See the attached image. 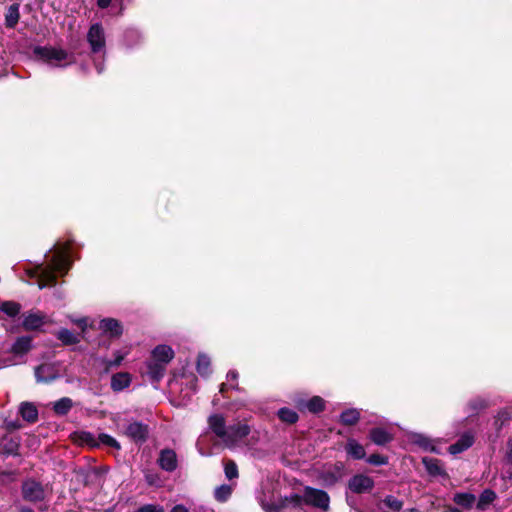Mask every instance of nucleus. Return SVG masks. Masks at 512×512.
<instances>
[{"label":"nucleus","instance_id":"1","mask_svg":"<svg viewBox=\"0 0 512 512\" xmlns=\"http://www.w3.org/2000/svg\"><path fill=\"white\" fill-rule=\"evenodd\" d=\"M66 259L61 254H56L52 257V268H44L42 265H38L34 270L28 272L30 276L39 275L40 280L43 281V284H40L39 287L42 289L46 285H54L56 284L57 277L55 271H63L65 269Z\"/></svg>","mask_w":512,"mask_h":512},{"label":"nucleus","instance_id":"2","mask_svg":"<svg viewBox=\"0 0 512 512\" xmlns=\"http://www.w3.org/2000/svg\"><path fill=\"white\" fill-rule=\"evenodd\" d=\"M303 492L305 505L318 508L323 511L329 510L330 496L326 491L313 488L311 486H305Z\"/></svg>","mask_w":512,"mask_h":512},{"label":"nucleus","instance_id":"3","mask_svg":"<svg viewBox=\"0 0 512 512\" xmlns=\"http://www.w3.org/2000/svg\"><path fill=\"white\" fill-rule=\"evenodd\" d=\"M32 52L37 60L49 64L62 62L68 58V53L65 50L57 49L52 46H34Z\"/></svg>","mask_w":512,"mask_h":512},{"label":"nucleus","instance_id":"4","mask_svg":"<svg viewBox=\"0 0 512 512\" xmlns=\"http://www.w3.org/2000/svg\"><path fill=\"white\" fill-rule=\"evenodd\" d=\"M149 426L141 421L130 422L125 428L124 434L134 443L142 445L149 438Z\"/></svg>","mask_w":512,"mask_h":512},{"label":"nucleus","instance_id":"5","mask_svg":"<svg viewBox=\"0 0 512 512\" xmlns=\"http://www.w3.org/2000/svg\"><path fill=\"white\" fill-rule=\"evenodd\" d=\"M374 486L373 478L361 473L353 475L347 483L348 489L355 494L369 493Z\"/></svg>","mask_w":512,"mask_h":512},{"label":"nucleus","instance_id":"6","mask_svg":"<svg viewBox=\"0 0 512 512\" xmlns=\"http://www.w3.org/2000/svg\"><path fill=\"white\" fill-rule=\"evenodd\" d=\"M251 432V428L248 424L238 422L233 425L227 426V436L224 437L223 442L227 446H232L238 443L239 441L246 438Z\"/></svg>","mask_w":512,"mask_h":512},{"label":"nucleus","instance_id":"7","mask_svg":"<svg viewBox=\"0 0 512 512\" xmlns=\"http://www.w3.org/2000/svg\"><path fill=\"white\" fill-rule=\"evenodd\" d=\"M23 499L29 502H39L45 497L43 486L33 479L26 480L21 487Z\"/></svg>","mask_w":512,"mask_h":512},{"label":"nucleus","instance_id":"8","mask_svg":"<svg viewBox=\"0 0 512 512\" xmlns=\"http://www.w3.org/2000/svg\"><path fill=\"white\" fill-rule=\"evenodd\" d=\"M87 41L93 53H98L105 47V33L100 23L90 26L87 33Z\"/></svg>","mask_w":512,"mask_h":512},{"label":"nucleus","instance_id":"9","mask_svg":"<svg viewBox=\"0 0 512 512\" xmlns=\"http://www.w3.org/2000/svg\"><path fill=\"white\" fill-rule=\"evenodd\" d=\"M146 370L143 372L152 384H158L166 374L167 366L148 359L145 363Z\"/></svg>","mask_w":512,"mask_h":512},{"label":"nucleus","instance_id":"10","mask_svg":"<svg viewBox=\"0 0 512 512\" xmlns=\"http://www.w3.org/2000/svg\"><path fill=\"white\" fill-rule=\"evenodd\" d=\"M35 378L37 382L52 383L59 378L58 370L52 364L43 363L35 367Z\"/></svg>","mask_w":512,"mask_h":512},{"label":"nucleus","instance_id":"11","mask_svg":"<svg viewBox=\"0 0 512 512\" xmlns=\"http://www.w3.org/2000/svg\"><path fill=\"white\" fill-rule=\"evenodd\" d=\"M33 349V337L23 335L16 338L9 352L15 357H23Z\"/></svg>","mask_w":512,"mask_h":512},{"label":"nucleus","instance_id":"12","mask_svg":"<svg viewBox=\"0 0 512 512\" xmlns=\"http://www.w3.org/2000/svg\"><path fill=\"white\" fill-rule=\"evenodd\" d=\"M70 439L74 444L79 446H87L91 449L99 448V441H97L94 434L89 431H74L70 434Z\"/></svg>","mask_w":512,"mask_h":512},{"label":"nucleus","instance_id":"13","mask_svg":"<svg viewBox=\"0 0 512 512\" xmlns=\"http://www.w3.org/2000/svg\"><path fill=\"white\" fill-rule=\"evenodd\" d=\"M21 439L19 436L0 438V455L19 456Z\"/></svg>","mask_w":512,"mask_h":512},{"label":"nucleus","instance_id":"14","mask_svg":"<svg viewBox=\"0 0 512 512\" xmlns=\"http://www.w3.org/2000/svg\"><path fill=\"white\" fill-rule=\"evenodd\" d=\"M157 462L161 469L167 472L175 471L178 466L177 455L174 450L169 448L160 451Z\"/></svg>","mask_w":512,"mask_h":512},{"label":"nucleus","instance_id":"15","mask_svg":"<svg viewBox=\"0 0 512 512\" xmlns=\"http://www.w3.org/2000/svg\"><path fill=\"white\" fill-rule=\"evenodd\" d=\"M175 353L169 345H157L152 351L149 359L168 366L173 360Z\"/></svg>","mask_w":512,"mask_h":512},{"label":"nucleus","instance_id":"16","mask_svg":"<svg viewBox=\"0 0 512 512\" xmlns=\"http://www.w3.org/2000/svg\"><path fill=\"white\" fill-rule=\"evenodd\" d=\"M368 439L375 445L385 446L393 441L394 435L383 427H373L368 432Z\"/></svg>","mask_w":512,"mask_h":512},{"label":"nucleus","instance_id":"17","mask_svg":"<svg viewBox=\"0 0 512 512\" xmlns=\"http://www.w3.org/2000/svg\"><path fill=\"white\" fill-rule=\"evenodd\" d=\"M46 316L41 312H28L24 315L22 328L25 331L39 330L45 324Z\"/></svg>","mask_w":512,"mask_h":512},{"label":"nucleus","instance_id":"18","mask_svg":"<svg viewBox=\"0 0 512 512\" xmlns=\"http://www.w3.org/2000/svg\"><path fill=\"white\" fill-rule=\"evenodd\" d=\"M99 328L110 338H119L123 334L121 322L114 318H104L99 323Z\"/></svg>","mask_w":512,"mask_h":512},{"label":"nucleus","instance_id":"19","mask_svg":"<svg viewBox=\"0 0 512 512\" xmlns=\"http://www.w3.org/2000/svg\"><path fill=\"white\" fill-rule=\"evenodd\" d=\"M210 430L222 441L227 436V426L225 418L222 414H212L207 419Z\"/></svg>","mask_w":512,"mask_h":512},{"label":"nucleus","instance_id":"20","mask_svg":"<svg viewBox=\"0 0 512 512\" xmlns=\"http://www.w3.org/2000/svg\"><path fill=\"white\" fill-rule=\"evenodd\" d=\"M132 382V375L129 372H117L111 377V389L120 392L128 388Z\"/></svg>","mask_w":512,"mask_h":512},{"label":"nucleus","instance_id":"21","mask_svg":"<svg viewBox=\"0 0 512 512\" xmlns=\"http://www.w3.org/2000/svg\"><path fill=\"white\" fill-rule=\"evenodd\" d=\"M344 449L346 454L354 460L366 459L365 447L354 438L347 440Z\"/></svg>","mask_w":512,"mask_h":512},{"label":"nucleus","instance_id":"22","mask_svg":"<svg viewBox=\"0 0 512 512\" xmlns=\"http://www.w3.org/2000/svg\"><path fill=\"white\" fill-rule=\"evenodd\" d=\"M422 463L427 471V473L432 477H448V474L442 467L441 460L437 458L424 457L422 459Z\"/></svg>","mask_w":512,"mask_h":512},{"label":"nucleus","instance_id":"23","mask_svg":"<svg viewBox=\"0 0 512 512\" xmlns=\"http://www.w3.org/2000/svg\"><path fill=\"white\" fill-rule=\"evenodd\" d=\"M474 444V436L470 433L462 434L459 439L451 444L448 448V451L452 455H456L464 452L468 448H470Z\"/></svg>","mask_w":512,"mask_h":512},{"label":"nucleus","instance_id":"24","mask_svg":"<svg viewBox=\"0 0 512 512\" xmlns=\"http://www.w3.org/2000/svg\"><path fill=\"white\" fill-rule=\"evenodd\" d=\"M54 335L64 346L76 345L81 341V334H75L67 328H60Z\"/></svg>","mask_w":512,"mask_h":512},{"label":"nucleus","instance_id":"25","mask_svg":"<svg viewBox=\"0 0 512 512\" xmlns=\"http://www.w3.org/2000/svg\"><path fill=\"white\" fill-rule=\"evenodd\" d=\"M19 414L23 420L28 423H36L38 421V409L31 402H22L19 408Z\"/></svg>","mask_w":512,"mask_h":512},{"label":"nucleus","instance_id":"26","mask_svg":"<svg viewBox=\"0 0 512 512\" xmlns=\"http://www.w3.org/2000/svg\"><path fill=\"white\" fill-rule=\"evenodd\" d=\"M453 501L456 505L464 509H472L476 507V497L474 494L469 492H458L454 494Z\"/></svg>","mask_w":512,"mask_h":512},{"label":"nucleus","instance_id":"27","mask_svg":"<svg viewBox=\"0 0 512 512\" xmlns=\"http://www.w3.org/2000/svg\"><path fill=\"white\" fill-rule=\"evenodd\" d=\"M360 411L356 408H348L341 412L339 423L343 426H354L360 420Z\"/></svg>","mask_w":512,"mask_h":512},{"label":"nucleus","instance_id":"28","mask_svg":"<svg viewBox=\"0 0 512 512\" xmlns=\"http://www.w3.org/2000/svg\"><path fill=\"white\" fill-rule=\"evenodd\" d=\"M19 8H20V5L18 3H13L7 8V10L5 12L6 28L13 29L18 24L19 19H20Z\"/></svg>","mask_w":512,"mask_h":512},{"label":"nucleus","instance_id":"29","mask_svg":"<svg viewBox=\"0 0 512 512\" xmlns=\"http://www.w3.org/2000/svg\"><path fill=\"white\" fill-rule=\"evenodd\" d=\"M497 498L496 492L492 489H485L480 494L477 502L476 509L486 510L488 506Z\"/></svg>","mask_w":512,"mask_h":512},{"label":"nucleus","instance_id":"30","mask_svg":"<svg viewBox=\"0 0 512 512\" xmlns=\"http://www.w3.org/2000/svg\"><path fill=\"white\" fill-rule=\"evenodd\" d=\"M403 501L393 495H387L379 504L380 510L389 509L393 512H399L403 507Z\"/></svg>","mask_w":512,"mask_h":512},{"label":"nucleus","instance_id":"31","mask_svg":"<svg viewBox=\"0 0 512 512\" xmlns=\"http://www.w3.org/2000/svg\"><path fill=\"white\" fill-rule=\"evenodd\" d=\"M196 370L202 377H208L211 374L210 358L203 353L197 357Z\"/></svg>","mask_w":512,"mask_h":512},{"label":"nucleus","instance_id":"32","mask_svg":"<svg viewBox=\"0 0 512 512\" xmlns=\"http://www.w3.org/2000/svg\"><path fill=\"white\" fill-rule=\"evenodd\" d=\"M277 416L281 422L289 425H293L299 420V415L297 412L288 407L280 408L277 411Z\"/></svg>","mask_w":512,"mask_h":512},{"label":"nucleus","instance_id":"33","mask_svg":"<svg viewBox=\"0 0 512 512\" xmlns=\"http://www.w3.org/2000/svg\"><path fill=\"white\" fill-rule=\"evenodd\" d=\"M307 411L312 414H319L326 410V401L321 396H313L308 399Z\"/></svg>","mask_w":512,"mask_h":512},{"label":"nucleus","instance_id":"34","mask_svg":"<svg viewBox=\"0 0 512 512\" xmlns=\"http://www.w3.org/2000/svg\"><path fill=\"white\" fill-rule=\"evenodd\" d=\"M72 406V400L69 397H63L54 403L53 411L58 416H65L69 413Z\"/></svg>","mask_w":512,"mask_h":512},{"label":"nucleus","instance_id":"35","mask_svg":"<svg viewBox=\"0 0 512 512\" xmlns=\"http://www.w3.org/2000/svg\"><path fill=\"white\" fill-rule=\"evenodd\" d=\"M303 499H304V494L299 495L297 493H292L291 495L285 496V497L281 498L280 500L282 502V507H284V508H288V507L302 508V506L305 505V502Z\"/></svg>","mask_w":512,"mask_h":512},{"label":"nucleus","instance_id":"36","mask_svg":"<svg viewBox=\"0 0 512 512\" xmlns=\"http://www.w3.org/2000/svg\"><path fill=\"white\" fill-rule=\"evenodd\" d=\"M0 311L8 317L14 318L21 311V305L15 301H3L0 303Z\"/></svg>","mask_w":512,"mask_h":512},{"label":"nucleus","instance_id":"37","mask_svg":"<svg viewBox=\"0 0 512 512\" xmlns=\"http://www.w3.org/2000/svg\"><path fill=\"white\" fill-rule=\"evenodd\" d=\"M233 488L231 485L222 484L214 491V498L220 503L226 502L232 495Z\"/></svg>","mask_w":512,"mask_h":512},{"label":"nucleus","instance_id":"38","mask_svg":"<svg viewBox=\"0 0 512 512\" xmlns=\"http://www.w3.org/2000/svg\"><path fill=\"white\" fill-rule=\"evenodd\" d=\"M319 479L325 487H332L339 482L341 475L333 473L331 470H325L320 474Z\"/></svg>","mask_w":512,"mask_h":512},{"label":"nucleus","instance_id":"39","mask_svg":"<svg viewBox=\"0 0 512 512\" xmlns=\"http://www.w3.org/2000/svg\"><path fill=\"white\" fill-rule=\"evenodd\" d=\"M97 441H99V446L102 444L115 450L121 449V444L114 437L106 433H100L98 435Z\"/></svg>","mask_w":512,"mask_h":512},{"label":"nucleus","instance_id":"40","mask_svg":"<svg viewBox=\"0 0 512 512\" xmlns=\"http://www.w3.org/2000/svg\"><path fill=\"white\" fill-rule=\"evenodd\" d=\"M224 472L226 478L229 480L238 478L239 476L237 464L233 460H228L225 463Z\"/></svg>","mask_w":512,"mask_h":512},{"label":"nucleus","instance_id":"41","mask_svg":"<svg viewBox=\"0 0 512 512\" xmlns=\"http://www.w3.org/2000/svg\"><path fill=\"white\" fill-rule=\"evenodd\" d=\"M124 360V355L121 354L119 351L115 353V358L113 360H105V373H108L110 369L119 367L122 364V361Z\"/></svg>","mask_w":512,"mask_h":512},{"label":"nucleus","instance_id":"42","mask_svg":"<svg viewBox=\"0 0 512 512\" xmlns=\"http://www.w3.org/2000/svg\"><path fill=\"white\" fill-rule=\"evenodd\" d=\"M366 462L373 466H382L388 464V457L374 453L366 458Z\"/></svg>","mask_w":512,"mask_h":512},{"label":"nucleus","instance_id":"43","mask_svg":"<svg viewBox=\"0 0 512 512\" xmlns=\"http://www.w3.org/2000/svg\"><path fill=\"white\" fill-rule=\"evenodd\" d=\"M134 512H165L163 506L159 504H145L136 509Z\"/></svg>","mask_w":512,"mask_h":512},{"label":"nucleus","instance_id":"44","mask_svg":"<svg viewBox=\"0 0 512 512\" xmlns=\"http://www.w3.org/2000/svg\"><path fill=\"white\" fill-rule=\"evenodd\" d=\"M468 405L472 411L478 412L487 407V402L484 399L477 398V399L471 400Z\"/></svg>","mask_w":512,"mask_h":512},{"label":"nucleus","instance_id":"45","mask_svg":"<svg viewBox=\"0 0 512 512\" xmlns=\"http://www.w3.org/2000/svg\"><path fill=\"white\" fill-rule=\"evenodd\" d=\"M144 477H145V481L147 482L148 485H150V486L159 485L160 477L157 473L152 472V471H147L145 473Z\"/></svg>","mask_w":512,"mask_h":512},{"label":"nucleus","instance_id":"46","mask_svg":"<svg viewBox=\"0 0 512 512\" xmlns=\"http://www.w3.org/2000/svg\"><path fill=\"white\" fill-rule=\"evenodd\" d=\"M307 402L308 400L301 396H295L293 398V404L300 412L307 411Z\"/></svg>","mask_w":512,"mask_h":512},{"label":"nucleus","instance_id":"47","mask_svg":"<svg viewBox=\"0 0 512 512\" xmlns=\"http://www.w3.org/2000/svg\"><path fill=\"white\" fill-rule=\"evenodd\" d=\"M264 509L266 512H280L284 507H282V502L280 500L279 503H272L264 506Z\"/></svg>","mask_w":512,"mask_h":512},{"label":"nucleus","instance_id":"48","mask_svg":"<svg viewBox=\"0 0 512 512\" xmlns=\"http://www.w3.org/2000/svg\"><path fill=\"white\" fill-rule=\"evenodd\" d=\"M81 330V336L86 332L88 328L87 319L86 318H80L73 321Z\"/></svg>","mask_w":512,"mask_h":512},{"label":"nucleus","instance_id":"49","mask_svg":"<svg viewBox=\"0 0 512 512\" xmlns=\"http://www.w3.org/2000/svg\"><path fill=\"white\" fill-rule=\"evenodd\" d=\"M5 428L7 431L12 432L14 430L20 429L21 424L18 421H9L5 423Z\"/></svg>","mask_w":512,"mask_h":512},{"label":"nucleus","instance_id":"50","mask_svg":"<svg viewBox=\"0 0 512 512\" xmlns=\"http://www.w3.org/2000/svg\"><path fill=\"white\" fill-rule=\"evenodd\" d=\"M344 463L343 462H340V461H337L334 466H333V469H330L331 471H333V473H339V475L342 476V472L344 470Z\"/></svg>","mask_w":512,"mask_h":512},{"label":"nucleus","instance_id":"51","mask_svg":"<svg viewBox=\"0 0 512 512\" xmlns=\"http://www.w3.org/2000/svg\"><path fill=\"white\" fill-rule=\"evenodd\" d=\"M100 9H106L111 5L112 0H96Z\"/></svg>","mask_w":512,"mask_h":512},{"label":"nucleus","instance_id":"52","mask_svg":"<svg viewBox=\"0 0 512 512\" xmlns=\"http://www.w3.org/2000/svg\"><path fill=\"white\" fill-rule=\"evenodd\" d=\"M507 459L510 463H512V439H509L507 442Z\"/></svg>","mask_w":512,"mask_h":512},{"label":"nucleus","instance_id":"53","mask_svg":"<svg viewBox=\"0 0 512 512\" xmlns=\"http://www.w3.org/2000/svg\"><path fill=\"white\" fill-rule=\"evenodd\" d=\"M238 372L235 371V370H230L228 373H227V379L230 380V381H237L238 379Z\"/></svg>","mask_w":512,"mask_h":512},{"label":"nucleus","instance_id":"54","mask_svg":"<svg viewBox=\"0 0 512 512\" xmlns=\"http://www.w3.org/2000/svg\"><path fill=\"white\" fill-rule=\"evenodd\" d=\"M170 512H189V510L185 506L179 504L174 506Z\"/></svg>","mask_w":512,"mask_h":512},{"label":"nucleus","instance_id":"55","mask_svg":"<svg viewBox=\"0 0 512 512\" xmlns=\"http://www.w3.org/2000/svg\"><path fill=\"white\" fill-rule=\"evenodd\" d=\"M227 389H228V385H227L226 383H222V384L220 385L219 392H220L221 394H224V393L227 391Z\"/></svg>","mask_w":512,"mask_h":512},{"label":"nucleus","instance_id":"56","mask_svg":"<svg viewBox=\"0 0 512 512\" xmlns=\"http://www.w3.org/2000/svg\"><path fill=\"white\" fill-rule=\"evenodd\" d=\"M444 512H462V511L456 507H448Z\"/></svg>","mask_w":512,"mask_h":512},{"label":"nucleus","instance_id":"57","mask_svg":"<svg viewBox=\"0 0 512 512\" xmlns=\"http://www.w3.org/2000/svg\"><path fill=\"white\" fill-rule=\"evenodd\" d=\"M20 512H35V511L29 507H22Z\"/></svg>","mask_w":512,"mask_h":512},{"label":"nucleus","instance_id":"58","mask_svg":"<svg viewBox=\"0 0 512 512\" xmlns=\"http://www.w3.org/2000/svg\"><path fill=\"white\" fill-rule=\"evenodd\" d=\"M405 512H421L420 510L416 509V508H411V509H408L407 511Z\"/></svg>","mask_w":512,"mask_h":512},{"label":"nucleus","instance_id":"59","mask_svg":"<svg viewBox=\"0 0 512 512\" xmlns=\"http://www.w3.org/2000/svg\"><path fill=\"white\" fill-rule=\"evenodd\" d=\"M103 512H115L113 508L105 509Z\"/></svg>","mask_w":512,"mask_h":512},{"label":"nucleus","instance_id":"60","mask_svg":"<svg viewBox=\"0 0 512 512\" xmlns=\"http://www.w3.org/2000/svg\"><path fill=\"white\" fill-rule=\"evenodd\" d=\"M419 443H420V445H422V446L426 447V444H425V443H423V442H419Z\"/></svg>","mask_w":512,"mask_h":512},{"label":"nucleus","instance_id":"61","mask_svg":"<svg viewBox=\"0 0 512 512\" xmlns=\"http://www.w3.org/2000/svg\"><path fill=\"white\" fill-rule=\"evenodd\" d=\"M510 479L512 480V473L510 474Z\"/></svg>","mask_w":512,"mask_h":512}]
</instances>
